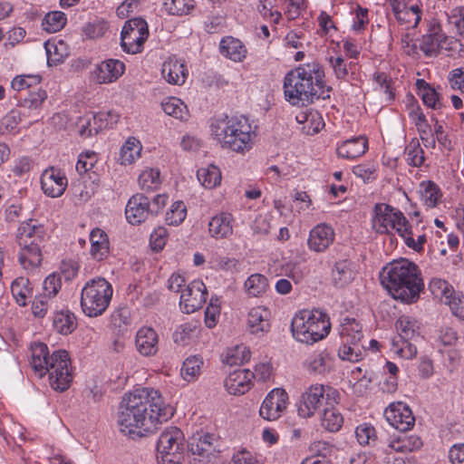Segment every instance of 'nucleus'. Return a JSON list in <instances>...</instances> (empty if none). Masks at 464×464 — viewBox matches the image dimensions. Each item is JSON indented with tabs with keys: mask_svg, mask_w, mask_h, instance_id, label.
Segmentation results:
<instances>
[{
	"mask_svg": "<svg viewBox=\"0 0 464 464\" xmlns=\"http://www.w3.org/2000/svg\"><path fill=\"white\" fill-rule=\"evenodd\" d=\"M428 286L433 296L444 304L459 292L447 280L439 277L431 278Z\"/></svg>",
	"mask_w": 464,
	"mask_h": 464,
	"instance_id": "72a5a7b5",
	"label": "nucleus"
},
{
	"mask_svg": "<svg viewBox=\"0 0 464 464\" xmlns=\"http://www.w3.org/2000/svg\"><path fill=\"white\" fill-rule=\"evenodd\" d=\"M253 372L248 369H237L230 372L224 381L227 392L235 396L245 394L252 387Z\"/></svg>",
	"mask_w": 464,
	"mask_h": 464,
	"instance_id": "aec40b11",
	"label": "nucleus"
},
{
	"mask_svg": "<svg viewBox=\"0 0 464 464\" xmlns=\"http://www.w3.org/2000/svg\"><path fill=\"white\" fill-rule=\"evenodd\" d=\"M267 278L259 273L249 276L244 283L246 294L250 297H259L268 289Z\"/></svg>",
	"mask_w": 464,
	"mask_h": 464,
	"instance_id": "4c0bfd02",
	"label": "nucleus"
},
{
	"mask_svg": "<svg viewBox=\"0 0 464 464\" xmlns=\"http://www.w3.org/2000/svg\"><path fill=\"white\" fill-rule=\"evenodd\" d=\"M353 21L352 24V29L355 32L364 30L365 26L369 24V10L361 5H357L353 10Z\"/></svg>",
	"mask_w": 464,
	"mask_h": 464,
	"instance_id": "338daca9",
	"label": "nucleus"
},
{
	"mask_svg": "<svg viewBox=\"0 0 464 464\" xmlns=\"http://www.w3.org/2000/svg\"><path fill=\"white\" fill-rule=\"evenodd\" d=\"M98 187L99 184L94 180H78L72 183L71 186V191L75 204H83L90 200L97 191Z\"/></svg>",
	"mask_w": 464,
	"mask_h": 464,
	"instance_id": "2f4dec72",
	"label": "nucleus"
},
{
	"mask_svg": "<svg viewBox=\"0 0 464 464\" xmlns=\"http://www.w3.org/2000/svg\"><path fill=\"white\" fill-rule=\"evenodd\" d=\"M382 285L389 295L402 304L406 303V260H393L380 272Z\"/></svg>",
	"mask_w": 464,
	"mask_h": 464,
	"instance_id": "9d476101",
	"label": "nucleus"
},
{
	"mask_svg": "<svg viewBox=\"0 0 464 464\" xmlns=\"http://www.w3.org/2000/svg\"><path fill=\"white\" fill-rule=\"evenodd\" d=\"M212 437H189L188 440L189 450L194 455H203L210 448L209 439Z\"/></svg>",
	"mask_w": 464,
	"mask_h": 464,
	"instance_id": "0e129e2a",
	"label": "nucleus"
},
{
	"mask_svg": "<svg viewBox=\"0 0 464 464\" xmlns=\"http://www.w3.org/2000/svg\"><path fill=\"white\" fill-rule=\"evenodd\" d=\"M11 292L20 306H25L32 297L33 289L28 278L17 277L11 285Z\"/></svg>",
	"mask_w": 464,
	"mask_h": 464,
	"instance_id": "e433bc0d",
	"label": "nucleus"
},
{
	"mask_svg": "<svg viewBox=\"0 0 464 464\" xmlns=\"http://www.w3.org/2000/svg\"><path fill=\"white\" fill-rule=\"evenodd\" d=\"M67 23L66 14L61 11L47 13L42 20V28L49 34L62 30Z\"/></svg>",
	"mask_w": 464,
	"mask_h": 464,
	"instance_id": "8fccbe9b",
	"label": "nucleus"
},
{
	"mask_svg": "<svg viewBox=\"0 0 464 464\" xmlns=\"http://www.w3.org/2000/svg\"><path fill=\"white\" fill-rule=\"evenodd\" d=\"M52 301L53 298L43 293L36 295L32 304L33 314L37 317H44L46 314Z\"/></svg>",
	"mask_w": 464,
	"mask_h": 464,
	"instance_id": "69168bd1",
	"label": "nucleus"
},
{
	"mask_svg": "<svg viewBox=\"0 0 464 464\" xmlns=\"http://www.w3.org/2000/svg\"><path fill=\"white\" fill-rule=\"evenodd\" d=\"M219 52L224 57L235 63L243 62L247 54L246 45L233 36H225L220 40Z\"/></svg>",
	"mask_w": 464,
	"mask_h": 464,
	"instance_id": "bb28decb",
	"label": "nucleus"
},
{
	"mask_svg": "<svg viewBox=\"0 0 464 464\" xmlns=\"http://www.w3.org/2000/svg\"><path fill=\"white\" fill-rule=\"evenodd\" d=\"M125 72V64L118 59H107L97 64L93 70L96 82L107 84L116 82Z\"/></svg>",
	"mask_w": 464,
	"mask_h": 464,
	"instance_id": "f3484780",
	"label": "nucleus"
},
{
	"mask_svg": "<svg viewBox=\"0 0 464 464\" xmlns=\"http://www.w3.org/2000/svg\"><path fill=\"white\" fill-rule=\"evenodd\" d=\"M30 351V366L34 374L39 378L48 374L50 386L55 391L67 390L72 381L69 353L65 350H57L50 354L48 346L40 342L34 343Z\"/></svg>",
	"mask_w": 464,
	"mask_h": 464,
	"instance_id": "7ed1b4c3",
	"label": "nucleus"
},
{
	"mask_svg": "<svg viewBox=\"0 0 464 464\" xmlns=\"http://www.w3.org/2000/svg\"><path fill=\"white\" fill-rule=\"evenodd\" d=\"M187 217V208L183 201L178 200L172 203L166 213L165 220L169 226H179Z\"/></svg>",
	"mask_w": 464,
	"mask_h": 464,
	"instance_id": "864d4df0",
	"label": "nucleus"
},
{
	"mask_svg": "<svg viewBox=\"0 0 464 464\" xmlns=\"http://www.w3.org/2000/svg\"><path fill=\"white\" fill-rule=\"evenodd\" d=\"M308 273V267L301 261H289L281 266V274L296 285L300 284Z\"/></svg>",
	"mask_w": 464,
	"mask_h": 464,
	"instance_id": "37998d69",
	"label": "nucleus"
},
{
	"mask_svg": "<svg viewBox=\"0 0 464 464\" xmlns=\"http://www.w3.org/2000/svg\"><path fill=\"white\" fill-rule=\"evenodd\" d=\"M332 278L337 287H343L348 285L353 279L351 263L347 260L336 262L332 271Z\"/></svg>",
	"mask_w": 464,
	"mask_h": 464,
	"instance_id": "79ce46f5",
	"label": "nucleus"
},
{
	"mask_svg": "<svg viewBox=\"0 0 464 464\" xmlns=\"http://www.w3.org/2000/svg\"><path fill=\"white\" fill-rule=\"evenodd\" d=\"M450 312L460 321L464 322V294L458 292L451 300L446 301Z\"/></svg>",
	"mask_w": 464,
	"mask_h": 464,
	"instance_id": "774afa93",
	"label": "nucleus"
},
{
	"mask_svg": "<svg viewBox=\"0 0 464 464\" xmlns=\"http://www.w3.org/2000/svg\"><path fill=\"white\" fill-rule=\"evenodd\" d=\"M338 354L342 360L358 362L362 358V350L359 343H351L343 341V345L339 348Z\"/></svg>",
	"mask_w": 464,
	"mask_h": 464,
	"instance_id": "052dcab7",
	"label": "nucleus"
},
{
	"mask_svg": "<svg viewBox=\"0 0 464 464\" xmlns=\"http://www.w3.org/2000/svg\"><path fill=\"white\" fill-rule=\"evenodd\" d=\"M62 288L61 276L57 273L50 274L43 283V294L54 298Z\"/></svg>",
	"mask_w": 464,
	"mask_h": 464,
	"instance_id": "680f3d73",
	"label": "nucleus"
},
{
	"mask_svg": "<svg viewBox=\"0 0 464 464\" xmlns=\"http://www.w3.org/2000/svg\"><path fill=\"white\" fill-rule=\"evenodd\" d=\"M45 237V229L35 219L22 222L16 231V243L19 246L18 261L24 269L33 271L43 261L42 243Z\"/></svg>",
	"mask_w": 464,
	"mask_h": 464,
	"instance_id": "39448f33",
	"label": "nucleus"
},
{
	"mask_svg": "<svg viewBox=\"0 0 464 464\" xmlns=\"http://www.w3.org/2000/svg\"><path fill=\"white\" fill-rule=\"evenodd\" d=\"M188 75L185 63L175 57L167 59L161 67V76L169 84L182 85Z\"/></svg>",
	"mask_w": 464,
	"mask_h": 464,
	"instance_id": "412c9836",
	"label": "nucleus"
},
{
	"mask_svg": "<svg viewBox=\"0 0 464 464\" xmlns=\"http://www.w3.org/2000/svg\"><path fill=\"white\" fill-rule=\"evenodd\" d=\"M125 216L131 225H139L146 221L151 216L150 198L141 193L134 194L128 200Z\"/></svg>",
	"mask_w": 464,
	"mask_h": 464,
	"instance_id": "2eb2a0df",
	"label": "nucleus"
},
{
	"mask_svg": "<svg viewBox=\"0 0 464 464\" xmlns=\"http://www.w3.org/2000/svg\"><path fill=\"white\" fill-rule=\"evenodd\" d=\"M329 360L330 356L327 353H314L306 361L307 370L314 373H324L327 370Z\"/></svg>",
	"mask_w": 464,
	"mask_h": 464,
	"instance_id": "4d7b16f0",
	"label": "nucleus"
},
{
	"mask_svg": "<svg viewBox=\"0 0 464 464\" xmlns=\"http://www.w3.org/2000/svg\"><path fill=\"white\" fill-rule=\"evenodd\" d=\"M160 336L150 326L140 328L135 336V346L138 353L145 357H151L159 352Z\"/></svg>",
	"mask_w": 464,
	"mask_h": 464,
	"instance_id": "6ab92c4d",
	"label": "nucleus"
},
{
	"mask_svg": "<svg viewBox=\"0 0 464 464\" xmlns=\"http://www.w3.org/2000/svg\"><path fill=\"white\" fill-rule=\"evenodd\" d=\"M113 295L112 285L103 277L87 281L81 292V307L89 317L102 315L108 308Z\"/></svg>",
	"mask_w": 464,
	"mask_h": 464,
	"instance_id": "0eeeda50",
	"label": "nucleus"
},
{
	"mask_svg": "<svg viewBox=\"0 0 464 464\" xmlns=\"http://www.w3.org/2000/svg\"><path fill=\"white\" fill-rule=\"evenodd\" d=\"M103 113H88L78 122L79 132L82 137L97 134L103 128Z\"/></svg>",
	"mask_w": 464,
	"mask_h": 464,
	"instance_id": "c9c22d12",
	"label": "nucleus"
},
{
	"mask_svg": "<svg viewBox=\"0 0 464 464\" xmlns=\"http://www.w3.org/2000/svg\"><path fill=\"white\" fill-rule=\"evenodd\" d=\"M47 98V93L43 89H38L35 92H30L28 96L22 102L21 107L24 110H28L32 112H37L44 101Z\"/></svg>",
	"mask_w": 464,
	"mask_h": 464,
	"instance_id": "5fc2aeb1",
	"label": "nucleus"
},
{
	"mask_svg": "<svg viewBox=\"0 0 464 464\" xmlns=\"http://www.w3.org/2000/svg\"><path fill=\"white\" fill-rule=\"evenodd\" d=\"M184 437H159L157 441V463L166 464L177 460V454L182 450Z\"/></svg>",
	"mask_w": 464,
	"mask_h": 464,
	"instance_id": "4be33fe9",
	"label": "nucleus"
},
{
	"mask_svg": "<svg viewBox=\"0 0 464 464\" xmlns=\"http://www.w3.org/2000/svg\"><path fill=\"white\" fill-rule=\"evenodd\" d=\"M138 182L142 190L158 189L162 182L160 169L146 167L139 175Z\"/></svg>",
	"mask_w": 464,
	"mask_h": 464,
	"instance_id": "ea45409f",
	"label": "nucleus"
},
{
	"mask_svg": "<svg viewBox=\"0 0 464 464\" xmlns=\"http://www.w3.org/2000/svg\"><path fill=\"white\" fill-rule=\"evenodd\" d=\"M208 291L202 280H193L181 291L179 306L183 313L192 314L206 303Z\"/></svg>",
	"mask_w": 464,
	"mask_h": 464,
	"instance_id": "f8f14e48",
	"label": "nucleus"
},
{
	"mask_svg": "<svg viewBox=\"0 0 464 464\" xmlns=\"http://www.w3.org/2000/svg\"><path fill=\"white\" fill-rule=\"evenodd\" d=\"M297 122L302 125V130L307 135L318 133L324 126L322 115L317 111L307 110L301 111L295 117Z\"/></svg>",
	"mask_w": 464,
	"mask_h": 464,
	"instance_id": "c85d7f7f",
	"label": "nucleus"
},
{
	"mask_svg": "<svg viewBox=\"0 0 464 464\" xmlns=\"http://www.w3.org/2000/svg\"><path fill=\"white\" fill-rule=\"evenodd\" d=\"M372 227L380 234H397L406 242V218L401 211L390 205H375Z\"/></svg>",
	"mask_w": 464,
	"mask_h": 464,
	"instance_id": "1a4fd4ad",
	"label": "nucleus"
},
{
	"mask_svg": "<svg viewBox=\"0 0 464 464\" xmlns=\"http://www.w3.org/2000/svg\"><path fill=\"white\" fill-rule=\"evenodd\" d=\"M210 131L223 149L239 154L249 151L256 137L251 122L244 115L216 118L211 122Z\"/></svg>",
	"mask_w": 464,
	"mask_h": 464,
	"instance_id": "20e7f679",
	"label": "nucleus"
},
{
	"mask_svg": "<svg viewBox=\"0 0 464 464\" xmlns=\"http://www.w3.org/2000/svg\"><path fill=\"white\" fill-rule=\"evenodd\" d=\"M142 146L140 141L130 137L121 146L120 153V161L122 165H130L140 157Z\"/></svg>",
	"mask_w": 464,
	"mask_h": 464,
	"instance_id": "58836bf2",
	"label": "nucleus"
},
{
	"mask_svg": "<svg viewBox=\"0 0 464 464\" xmlns=\"http://www.w3.org/2000/svg\"><path fill=\"white\" fill-rule=\"evenodd\" d=\"M449 40L442 32L440 24H433L430 33L423 35L420 43V49L428 56L436 55L440 49L444 48V44Z\"/></svg>",
	"mask_w": 464,
	"mask_h": 464,
	"instance_id": "5701e85b",
	"label": "nucleus"
},
{
	"mask_svg": "<svg viewBox=\"0 0 464 464\" xmlns=\"http://www.w3.org/2000/svg\"><path fill=\"white\" fill-rule=\"evenodd\" d=\"M331 323L326 313L320 309L302 310L291 323L293 337L299 343L314 344L330 333Z\"/></svg>",
	"mask_w": 464,
	"mask_h": 464,
	"instance_id": "423d86ee",
	"label": "nucleus"
},
{
	"mask_svg": "<svg viewBox=\"0 0 464 464\" xmlns=\"http://www.w3.org/2000/svg\"><path fill=\"white\" fill-rule=\"evenodd\" d=\"M424 290L425 284L420 267L408 260V304L417 303Z\"/></svg>",
	"mask_w": 464,
	"mask_h": 464,
	"instance_id": "393cba45",
	"label": "nucleus"
},
{
	"mask_svg": "<svg viewBox=\"0 0 464 464\" xmlns=\"http://www.w3.org/2000/svg\"><path fill=\"white\" fill-rule=\"evenodd\" d=\"M343 417L334 405L324 409L321 419L322 426L329 432H337L343 426Z\"/></svg>",
	"mask_w": 464,
	"mask_h": 464,
	"instance_id": "de8ad7c7",
	"label": "nucleus"
},
{
	"mask_svg": "<svg viewBox=\"0 0 464 464\" xmlns=\"http://www.w3.org/2000/svg\"><path fill=\"white\" fill-rule=\"evenodd\" d=\"M310 450L314 454L302 459L300 464H332L327 456L334 452V446L330 441L317 440L311 444Z\"/></svg>",
	"mask_w": 464,
	"mask_h": 464,
	"instance_id": "cd10ccee",
	"label": "nucleus"
},
{
	"mask_svg": "<svg viewBox=\"0 0 464 464\" xmlns=\"http://www.w3.org/2000/svg\"><path fill=\"white\" fill-rule=\"evenodd\" d=\"M172 415V408L165 403L158 390L139 387L122 396L118 422L122 432L144 435L143 432H155Z\"/></svg>",
	"mask_w": 464,
	"mask_h": 464,
	"instance_id": "f257e3e1",
	"label": "nucleus"
},
{
	"mask_svg": "<svg viewBox=\"0 0 464 464\" xmlns=\"http://www.w3.org/2000/svg\"><path fill=\"white\" fill-rule=\"evenodd\" d=\"M326 61L332 68L336 79L343 81L347 80L349 75V69L347 63L341 54L336 56L329 55L327 56Z\"/></svg>",
	"mask_w": 464,
	"mask_h": 464,
	"instance_id": "13d9d810",
	"label": "nucleus"
},
{
	"mask_svg": "<svg viewBox=\"0 0 464 464\" xmlns=\"http://www.w3.org/2000/svg\"><path fill=\"white\" fill-rule=\"evenodd\" d=\"M405 411L406 404L401 401L391 403L384 411L386 420L400 432L406 431Z\"/></svg>",
	"mask_w": 464,
	"mask_h": 464,
	"instance_id": "7c9ffc66",
	"label": "nucleus"
},
{
	"mask_svg": "<svg viewBox=\"0 0 464 464\" xmlns=\"http://www.w3.org/2000/svg\"><path fill=\"white\" fill-rule=\"evenodd\" d=\"M68 185L65 173L54 167L46 169L41 176V187L44 193L51 198L61 197Z\"/></svg>",
	"mask_w": 464,
	"mask_h": 464,
	"instance_id": "4468645a",
	"label": "nucleus"
},
{
	"mask_svg": "<svg viewBox=\"0 0 464 464\" xmlns=\"http://www.w3.org/2000/svg\"><path fill=\"white\" fill-rule=\"evenodd\" d=\"M339 392L329 385H311L302 394L298 404L297 412L302 418H310L316 411L322 401H325L327 406H333L339 402Z\"/></svg>",
	"mask_w": 464,
	"mask_h": 464,
	"instance_id": "6e6552de",
	"label": "nucleus"
},
{
	"mask_svg": "<svg viewBox=\"0 0 464 464\" xmlns=\"http://www.w3.org/2000/svg\"><path fill=\"white\" fill-rule=\"evenodd\" d=\"M149 36L147 22L140 18H133L125 22L121 33V45L127 53L136 54L143 50Z\"/></svg>",
	"mask_w": 464,
	"mask_h": 464,
	"instance_id": "9b49d317",
	"label": "nucleus"
},
{
	"mask_svg": "<svg viewBox=\"0 0 464 464\" xmlns=\"http://www.w3.org/2000/svg\"><path fill=\"white\" fill-rule=\"evenodd\" d=\"M250 359L249 350L243 344L227 348L222 355V362L227 365H239Z\"/></svg>",
	"mask_w": 464,
	"mask_h": 464,
	"instance_id": "09e8293b",
	"label": "nucleus"
},
{
	"mask_svg": "<svg viewBox=\"0 0 464 464\" xmlns=\"http://www.w3.org/2000/svg\"><path fill=\"white\" fill-rule=\"evenodd\" d=\"M334 238V227L326 223H320L310 230L307 246L313 252L323 253L333 245Z\"/></svg>",
	"mask_w": 464,
	"mask_h": 464,
	"instance_id": "dca6fc26",
	"label": "nucleus"
},
{
	"mask_svg": "<svg viewBox=\"0 0 464 464\" xmlns=\"http://www.w3.org/2000/svg\"><path fill=\"white\" fill-rule=\"evenodd\" d=\"M203 360L201 357L194 355L187 358L181 367V376L187 382L195 381L201 372Z\"/></svg>",
	"mask_w": 464,
	"mask_h": 464,
	"instance_id": "3c124183",
	"label": "nucleus"
},
{
	"mask_svg": "<svg viewBox=\"0 0 464 464\" xmlns=\"http://www.w3.org/2000/svg\"><path fill=\"white\" fill-rule=\"evenodd\" d=\"M53 324L58 333L65 335L73 332L77 325L74 314L68 310L57 312Z\"/></svg>",
	"mask_w": 464,
	"mask_h": 464,
	"instance_id": "49530a36",
	"label": "nucleus"
},
{
	"mask_svg": "<svg viewBox=\"0 0 464 464\" xmlns=\"http://www.w3.org/2000/svg\"><path fill=\"white\" fill-rule=\"evenodd\" d=\"M163 111L182 121H186L189 118V111L187 105L179 98L169 97L161 102Z\"/></svg>",
	"mask_w": 464,
	"mask_h": 464,
	"instance_id": "f704fd0d",
	"label": "nucleus"
},
{
	"mask_svg": "<svg viewBox=\"0 0 464 464\" xmlns=\"http://www.w3.org/2000/svg\"><path fill=\"white\" fill-rule=\"evenodd\" d=\"M271 312L264 305L254 306L246 315V329L251 334L260 335L271 328Z\"/></svg>",
	"mask_w": 464,
	"mask_h": 464,
	"instance_id": "a211bd4d",
	"label": "nucleus"
},
{
	"mask_svg": "<svg viewBox=\"0 0 464 464\" xmlns=\"http://www.w3.org/2000/svg\"><path fill=\"white\" fill-rule=\"evenodd\" d=\"M164 7L166 11L172 15H186L195 7L194 0H165Z\"/></svg>",
	"mask_w": 464,
	"mask_h": 464,
	"instance_id": "603ef678",
	"label": "nucleus"
},
{
	"mask_svg": "<svg viewBox=\"0 0 464 464\" xmlns=\"http://www.w3.org/2000/svg\"><path fill=\"white\" fill-rule=\"evenodd\" d=\"M169 237L167 228L159 227L150 234V245L154 251H160L164 248Z\"/></svg>",
	"mask_w": 464,
	"mask_h": 464,
	"instance_id": "e2e57ef3",
	"label": "nucleus"
},
{
	"mask_svg": "<svg viewBox=\"0 0 464 464\" xmlns=\"http://www.w3.org/2000/svg\"><path fill=\"white\" fill-rule=\"evenodd\" d=\"M420 193L424 204L429 208L436 207L442 197L440 188L431 180L422 181L420 184Z\"/></svg>",
	"mask_w": 464,
	"mask_h": 464,
	"instance_id": "a18cd8bd",
	"label": "nucleus"
},
{
	"mask_svg": "<svg viewBox=\"0 0 464 464\" xmlns=\"http://www.w3.org/2000/svg\"><path fill=\"white\" fill-rule=\"evenodd\" d=\"M288 394L281 388H276L268 392L259 410L262 418L267 420L279 419L288 406Z\"/></svg>",
	"mask_w": 464,
	"mask_h": 464,
	"instance_id": "ddd939ff",
	"label": "nucleus"
},
{
	"mask_svg": "<svg viewBox=\"0 0 464 464\" xmlns=\"http://www.w3.org/2000/svg\"><path fill=\"white\" fill-rule=\"evenodd\" d=\"M42 81L39 74H22L15 76L11 82V87L16 92L37 86Z\"/></svg>",
	"mask_w": 464,
	"mask_h": 464,
	"instance_id": "6e6d98bb",
	"label": "nucleus"
},
{
	"mask_svg": "<svg viewBox=\"0 0 464 464\" xmlns=\"http://www.w3.org/2000/svg\"><path fill=\"white\" fill-rule=\"evenodd\" d=\"M91 255L98 260H103L109 254V240L107 234L100 229H92L90 234Z\"/></svg>",
	"mask_w": 464,
	"mask_h": 464,
	"instance_id": "c756f323",
	"label": "nucleus"
},
{
	"mask_svg": "<svg viewBox=\"0 0 464 464\" xmlns=\"http://www.w3.org/2000/svg\"><path fill=\"white\" fill-rule=\"evenodd\" d=\"M98 161V156L94 151H86L79 155L76 163V171L80 175H84L92 171Z\"/></svg>",
	"mask_w": 464,
	"mask_h": 464,
	"instance_id": "bf43d9fd",
	"label": "nucleus"
},
{
	"mask_svg": "<svg viewBox=\"0 0 464 464\" xmlns=\"http://www.w3.org/2000/svg\"><path fill=\"white\" fill-rule=\"evenodd\" d=\"M339 334L346 343H360L363 334L361 324L353 318H344L340 325Z\"/></svg>",
	"mask_w": 464,
	"mask_h": 464,
	"instance_id": "473e14b6",
	"label": "nucleus"
},
{
	"mask_svg": "<svg viewBox=\"0 0 464 464\" xmlns=\"http://www.w3.org/2000/svg\"><path fill=\"white\" fill-rule=\"evenodd\" d=\"M368 149V140L363 136L349 139L343 141L336 148L338 157L353 160L365 153Z\"/></svg>",
	"mask_w": 464,
	"mask_h": 464,
	"instance_id": "a878e982",
	"label": "nucleus"
},
{
	"mask_svg": "<svg viewBox=\"0 0 464 464\" xmlns=\"http://www.w3.org/2000/svg\"><path fill=\"white\" fill-rule=\"evenodd\" d=\"M198 181L206 188H214L220 185L222 175L220 169L215 165L201 168L197 172Z\"/></svg>",
	"mask_w": 464,
	"mask_h": 464,
	"instance_id": "c03bdc74",
	"label": "nucleus"
},
{
	"mask_svg": "<svg viewBox=\"0 0 464 464\" xmlns=\"http://www.w3.org/2000/svg\"><path fill=\"white\" fill-rule=\"evenodd\" d=\"M324 71L318 63L300 65L288 72L284 78V95L294 106H304L314 100L329 97L331 87L324 82Z\"/></svg>",
	"mask_w": 464,
	"mask_h": 464,
	"instance_id": "f03ea898",
	"label": "nucleus"
},
{
	"mask_svg": "<svg viewBox=\"0 0 464 464\" xmlns=\"http://www.w3.org/2000/svg\"><path fill=\"white\" fill-rule=\"evenodd\" d=\"M417 94L421 98L423 103L432 109L440 108L439 93L423 79H418L415 82Z\"/></svg>",
	"mask_w": 464,
	"mask_h": 464,
	"instance_id": "a19ab883",
	"label": "nucleus"
},
{
	"mask_svg": "<svg viewBox=\"0 0 464 464\" xmlns=\"http://www.w3.org/2000/svg\"><path fill=\"white\" fill-rule=\"evenodd\" d=\"M235 219L232 214L220 212L208 222V232L216 239L227 238L233 234Z\"/></svg>",
	"mask_w": 464,
	"mask_h": 464,
	"instance_id": "b1692460",
	"label": "nucleus"
}]
</instances>
